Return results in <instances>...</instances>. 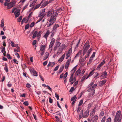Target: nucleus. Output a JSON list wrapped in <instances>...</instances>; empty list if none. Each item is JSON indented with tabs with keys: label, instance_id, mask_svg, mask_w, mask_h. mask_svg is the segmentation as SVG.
<instances>
[{
	"label": "nucleus",
	"instance_id": "obj_1",
	"mask_svg": "<svg viewBox=\"0 0 122 122\" xmlns=\"http://www.w3.org/2000/svg\"><path fill=\"white\" fill-rule=\"evenodd\" d=\"M57 15V13L56 12H55L53 10L48 11L46 15L48 17L50 16L51 17L48 23L47 24V26L48 27H50L55 22L56 18Z\"/></svg>",
	"mask_w": 122,
	"mask_h": 122
},
{
	"label": "nucleus",
	"instance_id": "obj_2",
	"mask_svg": "<svg viewBox=\"0 0 122 122\" xmlns=\"http://www.w3.org/2000/svg\"><path fill=\"white\" fill-rule=\"evenodd\" d=\"M94 83V81H92L89 85L88 91H91L89 95L90 96H92L94 95L95 93L94 89L97 86V84H93Z\"/></svg>",
	"mask_w": 122,
	"mask_h": 122
},
{
	"label": "nucleus",
	"instance_id": "obj_3",
	"mask_svg": "<svg viewBox=\"0 0 122 122\" xmlns=\"http://www.w3.org/2000/svg\"><path fill=\"white\" fill-rule=\"evenodd\" d=\"M77 66V65H76L74 67L71 71V74L69 79V82H70L71 84H73L76 80V78L75 77H74L73 75L76 69V68Z\"/></svg>",
	"mask_w": 122,
	"mask_h": 122
},
{
	"label": "nucleus",
	"instance_id": "obj_4",
	"mask_svg": "<svg viewBox=\"0 0 122 122\" xmlns=\"http://www.w3.org/2000/svg\"><path fill=\"white\" fill-rule=\"evenodd\" d=\"M121 111H119L117 112L114 118V122H121L122 119V115Z\"/></svg>",
	"mask_w": 122,
	"mask_h": 122
},
{
	"label": "nucleus",
	"instance_id": "obj_5",
	"mask_svg": "<svg viewBox=\"0 0 122 122\" xmlns=\"http://www.w3.org/2000/svg\"><path fill=\"white\" fill-rule=\"evenodd\" d=\"M41 31H40L38 33L37 31H36L33 34L32 38L34 39L36 37L38 38V39H39L41 37Z\"/></svg>",
	"mask_w": 122,
	"mask_h": 122
},
{
	"label": "nucleus",
	"instance_id": "obj_6",
	"mask_svg": "<svg viewBox=\"0 0 122 122\" xmlns=\"http://www.w3.org/2000/svg\"><path fill=\"white\" fill-rule=\"evenodd\" d=\"M46 47V45H41L40 46V51L41 52V56H42L44 55Z\"/></svg>",
	"mask_w": 122,
	"mask_h": 122
},
{
	"label": "nucleus",
	"instance_id": "obj_7",
	"mask_svg": "<svg viewBox=\"0 0 122 122\" xmlns=\"http://www.w3.org/2000/svg\"><path fill=\"white\" fill-rule=\"evenodd\" d=\"M94 70H93L92 71H91L90 73H89V75H88V76L86 77V76L85 75L84 76L82 77L81 79V81H83L84 80L86 79H87L88 78L91 76L94 73Z\"/></svg>",
	"mask_w": 122,
	"mask_h": 122
},
{
	"label": "nucleus",
	"instance_id": "obj_8",
	"mask_svg": "<svg viewBox=\"0 0 122 122\" xmlns=\"http://www.w3.org/2000/svg\"><path fill=\"white\" fill-rule=\"evenodd\" d=\"M15 4V1L14 0H13L10 3H9L7 5V9H10L11 7H13Z\"/></svg>",
	"mask_w": 122,
	"mask_h": 122
},
{
	"label": "nucleus",
	"instance_id": "obj_9",
	"mask_svg": "<svg viewBox=\"0 0 122 122\" xmlns=\"http://www.w3.org/2000/svg\"><path fill=\"white\" fill-rule=\"evenodd\" d=\"M20 10L19 9L17 8L16 10L14 12V14L15 15V16L16 18L18 17L20 15Z\"/></svg>",
	"mask_w": 122,
	"mask_h": 122
},
{
	"label": "nucleus",
	"instance_id": "obj_10",
	"mask_svg": "<svg viewBox=\"0 0 122 122\" xmlns=\"http://www.w3.org/2000/svg\"><path fill=\"white\" fill-rule=\"evenodd\" d=\"M72 52L71 48L69 49L67 53L66 54V59H68L70 56L71 55Z\"/></svg>",
	"mask_w": 122,
	"mask_h": 122
},
{
	"label": "nucleus",
	"instance_id": "obj_11",
	"mask_svg": "<svg viewBox=\"0 0 122 122\" xmlns=\"http://www.w3.org/2000/svg\"><path fill=\"white\" fill-rule=\"evenodd\" d=\"M37 0H31L30 3V6L33 7L37 1Z\"/></svg>",
	"mask_w": 122,
	"mask_h": 122
},
{
	"label": "nucleus",
	"instance_id": "obj_12",
	"mask_svg": "<svg viewBox=\"0 0 122 122\" xmlns=\"http://www.w3.org/2000/svg\"><path fill=\"white\" fill-rule=\"evenodd\" d=\"M30 72L34 76H37V74L36 71L33 69H30Z\"/></svg>",
	"mask_w": 122,
	"mask_h": 122
},
{
	"label": "nucleus",
	"instance_id": "obj_13",
	"mask_svg": "<svg viewBox=\"0 0 122 122\" xmlns=\"http://www.w3.org/2000/svg\"><path fill=\"white\" fill-rule=\"evenodd\" d=\"M55 41V39L54 38H52L51 40V42L50 43L49 47L50 48H51L53 46L54 44V43Z\"/></svg>",
	"mask_w": 122,
	"mask_h": 122
},
{
	"label": "nucleus",
	"instance_id": "obj_14",
	"mask_svg": "<svg viewBox=\"0 0 122 122\" xmlns=\"http://www.w3.org/2000/svg\"><path fill=\"white\" fill-rule=\"evenodd\" d=\"M50 33V31L48 30L44 35L43 36V37L45 38L46 40H47V37L49 35Z\"/></svg>",
	"mask_w": 122,
	"mask_h": 122
},
{
	"label": "nucleus",
	"instance_id": "obj_15",
	"mask_svg": "<svg viewBox=\"0 0 122 122\" xmlns=\"http://www.w3.org/2000/svg\"><path fill=\"white\" fill-rule=\"evenodd\" d=\"M71 61V59H69L67 60L65 65V69H66L68 67Z\"/></svg>",
	"mask_w": 122,
	"mask_h": 122
},
{
	"label": "nucleus",
	"instance_id": "obj_16",
	"mask_svg": "<svg viewBox=\"0 0 122 122\" xmlns=\"http://www.w3.org/2000/svg\"><path fill=\"white\" fill-rule=\"evenodd\" d=\"M98 118V116L97 115H96L92 118V120L94 122H95L97 121Z\"/></svg>",
	"mask_w": 122,
	"mask_h": 122
},
{
	"label": "nucleus",
	"instance_id": "obj_17",
	"mask_svg": "<svg viewBox=\"0 0 122 122\" xmlns=\"http://www.w3.org/2000/svg\"><path fill=\"white\" fill-rule=\"evenodd\" d=\"M1 52L3 54L4 56H5L6 53L5 47H1Z\"/></svg>",
	"mask_w": 122,
	"mask_h": 122
},
{
	"label": "nucleus",
	"instance_id": "obj_18",
	"mask_svg": "<svg viewBox=\"0 0 122 122\" xmlns=\"http://www.w3.org/2000/svg\"><path fill=\"white\" fill-rule=\"evenodd\" d=\"M55 64V62H50L47 65V66H50L51 67H52L54 66Z\"/></svg>",
	"mask_w": 122,
	"mask_h": 122
},
{
	"label": "nucleus",
	"instance_id": "obj_19",
	"mask_svg": "<svg viewBox=\"0 0 122 122\" xmlns=\"http://www.w3.org/2000/svg\"><path fill=\"white\" fill-rule=\"evenodd\" d=\"M81 71L80 69H78L76 72L75 75L76 76H77L81 73Z\"/></svg>",
	"mask_w": 122,
	"mask_h": 122
},
{
	"label": "nucleus",
	"instance_id": "obj_20",
	"mask_svg": "<svg viewBox=\"0 0 122 122\" xmlns=\"http://www.w3.org/2000/svg\"><path fill=\"white\" fill-rule=\"evenodd\" d=\"M65 54H64L58 60V61L60 62H61L64 59V58L65 56Z\"/></svg>",
	"mask_w": 122,
	"mask_h": 122
},
{
	"label": "nucleus",
	"instance_id": "obj_21",
	"mask_svg": "<svg viewBox=\"0 0 122 122\" xmlns=\"http://www.w3.org/2000/svg\"><path fill=\"white\" fill-rule=\"evenodd\" d=\"M45 15V13H43L41 12L39 14L38 16L39 17L42 18V19L44 17Z\"/></svg>",
	"mask_w": 122,
	"mask_h": 122
},
{
	"label": "nucleus",
	"instance_id": "obj_22",
	"mask_svg": "<svg viewBox=\"0 0 122 122\" xmlns=\"http://www.w3.org/2000/svg\"><path fill=\"white\" fill-rule=\"evenodd\" d=\"M106 82V80H103L99 82V84L100 85H103L105 84Z\"/></svg>",
	"mask_w": 122,
	"mask_h": 122
},
{
	"label": "nucleus",
	"instance_id": "obj_23",
	"mask_svg": "<svg viewBox=\"0 0 122 122\" xmlns=\"http://www.w3.org/2000/svg\"><path fill=\"white\" fill-rule=\"evenodd\" d=\"M84 47H85V48L84 49V55L85 54L84 51L87 50L89 49V48L90 47V46L89 45H88L86 46H85Z\"/></svg>",
	"mask_w": 122,
	"mask_h": 122
},
{
	"label": "nucleus",
	"instance_id": "obj_24",
	"mask_svg": "<svg viewBox=\"0 0 122 122\" xmlns=\"http://www.w3.org/2000/svg\"><path fill=\"white\" fill-rule=\"evenodd\" d=\"M49 54L48 52H46L45 54V56L44 58V60H45L49 56Z\"/></svg>",
	"mask_w": 122,
	"mask_h": 122
},
{
	"label": "nucleus",
	"instance_id": "obj_25",
	"mask_svg": "<svg viewBox=\"0 0 122 122\" xmlns=\"http://www.w3.org/2000/svg\"><path fill=\"white\" fill-rule=\"evenodd\" d=\"M59 25L58 24H56L54 26V27L53 28V31H55L56 29L57 28L59 27Z\"/></svg>",
	"mask_w": 122,
	"mask_h": 122
},
{
	"label": "nucleus",
	"instance_id": "obj_26",
	"mask_svg": "<svg viewBox=\"0 0 122 122\" xmlns=\"http://www.w3.org/2000/svg\"><path fill=\"white\" fill-rule=\"evenodd\" d=\"M83 116V110H82L80 112V114H79V118H81Z\"/></svg>",
	"mask_w": 122,
	"mask_h": 122
},
{
	"label": "nucleus",
	"instance_id": "obj_27",
	"mask_svg": "<svg viewBox=\"0 0 122 122\" xmlns=\"http://www.w3.org/2000/svg\"><path fill=\"white\" fill-rule=\"evenodd\" d=\"M89 115V113L87 111H85L83 114L84 117H86L88 116Z\"/></svg>",
	"mask_w": 122,
	"mask_h": 122
},
{
	"label": "nucleus",
	"instance_id": "obj_28",
	"mask_svg": "<svg viewBox=\"0 0 122 122\" xmlns=\"http://www.w3.org/2000/svg\"><path fill=\"white\" fill-rule=\"evenodd\" d=\"M4 25V20L3 19H2L1 21L0 26L2 28H3Z\"/></svg>",
	"mask_w": 122,
	"mask_h": 122
},
{
	"label": "nucleus",
	"instance_id": "obj_29",
	"mask_svg": "<svg viewBox=\"0 0 122 122\" xmlns=\"http://www.w3.org/2000/svg\"><path fill=\"white\" fill-rule=\"evenodd\" d=\"M44 0H43L42 1H41V3H40L39 4L37 5H36V6H35V9H37V8H39V7H40V6H41V4L42 3V2Z\"/></svg>",
	"mask_w": 122,
	"mask_h": 122
},
{
	"label": "nucleus",
	"instance_id": "obj_30",
	"mask_svg": "<svg viewBox=\"0 0 122 122\" xmlns=\"http://www.w3.org/2000/svg\"><path fill=\"white\" fill-rule=\"evenodd\" d=\"M107 75V73L106 72H104L103 73V74L101 75V76L103 77L104 78L106 77Z\"/></svg>",
	"mask_w": 122,
	"mask_h": 122
},
{
	"label": "nucleus",
	"instance_id": "obj_31",
	"mask_svg": "<svg viewBox=\"0 0 122 122\" xmlns=\"http://www.w3.org/2000/svg\"><path fill=\"white\" fill-rule=\"evenodd\" d=\"M5 2L4 3V5L5 6H6L7 5H8V4L9 3L10 0H5Z\"/></svg>",
	"mask_w": 122,
	"mask_h": 122
},
{
	"label": "nucleus",
	"instance_id": "obj_32",
	"mask_svg": "<svg viewBox=\"0 0 122 122\" xmlns=\"http://www.w3.org/2000/svg\"><path fill=\"white\" fill-rule=\"evenodd\" d=\"M64 67V65H63L61 67L59 71V73H60L62 72L63 69Z\"/></svg>",
	"mask_w": 122,
	"mask_h": 122
},
{
	"label": "nucleus",
	"instance_id": "obj_33",
	"mask_svg": "<svg viewBox=\"0 0 122 122\" xmlns=\"http://www.w3.org/2000/svg\"><path fill=\"white\" fill-rule=\"evenodd\" d=\"M76 96L75 95L73 96V97H72L71 99V100L72 101H76Z\"/></svg>",
	"mask_w": 122,
	"mask_h": 122
},
{
	"label": "nucleus",
	"instance_id": "obj_34",
	"mask_svg": "<svg viewBox=\"0 0 122 122\" xmlns=\"http://www.w3.org/2000/svg\"><path fill=\"white\" fill-rule=\"evenodd\" d=\"M83 100L81 99V100L80 101V102H79V103L78 104V106H81L82 103H83Z\"/></svg>",
	"mask_w": 122,
	"mask_h": 122
},
{
	"label": "nucleus",
	"instance_id": "obj_35",
	"mask_svg": "<svg viewBox=\"0 0 122 122\" xmlns=\"http://www.w3.org/2000/svg\"><path fill=\"white\" fill-rule=\"evenodd\" d=\"M81 52V51H80L76 54V56H75V58H76V57L78 56L79 55H80Z\"/></svg>",
	"mask_w": 122,
	"mask_h": 122
},
{
	"label": "nucleus",
	"instance_id": "obj_36",
	"mask_svg": "<svg viewBox=\"0 0 122 122\" xmlns=\"http://www.w3.org/2000/svg\"><path fill=\"white\" fill-rule=\"evenodd\" d=\"M22 16H20L17 19V21L18 22H20L22 19Z\"/></svg>",
	"mask_w": 122,
	"mask_h": 122
},
{
	"label": "nucleus",
	"instance_id": "obj_37",
	"mask_svg": "<svg viewBox=\"0 0 122 122\" xmlns=\"http://www.w3.org/2000/svg\"><path fill=\"white\" fill-rule=\"evenodd\" d=\"M95 53L94 52L93 53L91 56L90 57V58L93 60V58L95 56Z\"/></svg>",
	"mask_w": 122,
	"mask_h": 122
},
{
	"label": "nucleus",
	"instance_id": "obj_38",
	"mask_svg": "<svg viewBox=\"0 0 122 122\" xmlns=\"http://www.w3.org/2000/svg\"><path fill=\"white\" fill-rule=\"evenodd\" d=\"M66 47L65 45L64 44H63L61 46V50H63Z\"/></svg>",
	"mask_w": 122,
	"mask_h": 122
},
{
	"label": "nucleus",
	"instance_id": "obj_39",
	"mask_svg": "<svg viewBox=\"0 0 122 122\" xmlns=\"http://www.w3.org/2000/svg\"><path fill=\"white\" fill-rule=\"evenodd\" d=\"M47 4V2L46 1L43 3L42 4V7H44Z\"/></svg>",
	"mask_w": 122,
	"mask_h": 122
},
{
	"label": "nucleus",
	"instance_id": "obj_40",
	"mask_svg": "<svg viewBox=\"0 0 122 122\" xmlns=\"http://www.w3.org/2000/svg\"><path fill=\"white\" fill-rule=\"evenodd\" d=\"M99 75V74L97 72H96L95 73V76L94 77V78L95 79H97L99 78V77H97V76Z\"/></svg>",
	"mask_w": 122,
	"mask_h": 122
},
{
	"label": "nucleus",
	"instance_id": "obj_41",
	"mask_svg": "<svg viewBox=\"0 0 122 122\" xmlns=\"http://www.w3.org/2000/svg\"><path fill=\"white\" fill-rule=\"evenodd\" d=\"M92 106V103H89L88 105L87 108L88 109H89Z\"/></svg>",
	"mask_w": 122,
	"mask_h": 122
},
{
	"label": "nucleus",
	"instance_id": "obj_42",
	"mask_svg": "<svg viewBox=\"0 0 122 122\" xmlns=\"http://www.w3.org/2000/svg\"><path fill=\"white\" fill-rule=\"evenodd\" d=\"M106 119L105 116L104 117L102 118L101 122H105Z\"/></svg>",
	"mask_w": 122,
	"mask_h": 122
},
{
	"label": "nucleus",
	"instance_id": "obj_43",
	"mask_svg": "<svg viewBox=\"0 0 122 122\" xmlns=\"http://www.w3.org/2000/svg\"><path fill=\"white\" fill-rule=\"evenodd\" d=\"M68 75V73L67 72H66L65 74H64V76H63V78L64 79H66V78L67 77Z\"/></svg>",
	"mask_w": 122,
	"mask_h": 122
},
{
	"label": "nucleus",
	"instance_id": "obj_44",
	"mask_svg": "<svg viewBox=\"0 0 122 122\" xmlns=\"http://www.w3.org/2000/svg\"><path fill=\"white\" fill-rule=\"evenodd\" d=\"M111 117H109L107 119V121L106 122H111Z\"/></svg>",
	"mask_w": 122,
	"mask_h": 122
},
{
	"label": "nucleus",
	"instance_id": "obj_45",
	"mask_svg": "<svg viewBox=\"0 0 122 122\" xmlns=\"http://www.w3.org/2000/svg\"><path fill=\"white\" fill-rule=\"evenodd\" d=\"M26 19L25 18H24L21 21V24H23L24 23H26L27 22H25Z\"/></svg>",
	"mask_w": 122,
	"mask_h": 122
},
{
	"label": "nucleus",
	"instance_id": "obj_46",
	"mask_svg": "<svg viewBox=\"0 0 122 122\" xmlns=\"http://www.w3.org/2000/svg\"><path fill=\"white\" fill-rule=\"evenodd\" d=\"M75 90L74 88L73 87H72L70 90L69 92H72Z\"/></svg>",
	"mask_w": 122,
	"mask_h": 122
},
{
	"label": "nucleus",
	"instance_id": "obj_47",
	"mask_svg": "<svg viewBox=\"0 0 122 122\" xmlns=\"http://www.w3.org/2000/svg\"><path fill=\"white\" fill-rule=\"evenodd\" d=\"M26 87L28 88L30 87L31 86L30 85L29 83H27L26 84Z\"/></svg>",
	"mask_w": 122,
	"mask_h": 122
},
{
	"label": "nucleus",
	"instance_id": "obj_48",
	"mask_svg": "<svg viewBox=\"0 0 122 122\" xmlns=\"http://www.w3.org/2000/svg\"><path fill=\"white\" fill-rule=\"evenodd\" d=\"M29 27V25L28 24H27L25 26V29L26 30L28 29Z\"/></svg>",
	"mask_w": 122,
	"mask_h": 122
},
{
	"label": "nucleus",
	"instance_id": "obj_49",
	"mask_svg": "<svg viewBox=\"0 0 122 122\" xmlns=\"http://www.w3.org/2000/svg\"><path fill=\"white\" fill-rule=\"evenodd\" d=\"M35 24V23L34 22H33L31 23L30 25V27L31 28L33 27L34 26Z\"/></svg>",
	"mask_w": 122,
	"mask_h": 122
},
{
	"label": "nucleus",
	"instance_id": "obj_50",
	"mask_svg": "<svg viewBox=\"0 0 122 122\" xmlns=\"http://www.w3.org/2000/svg\"><path fill=\"white\" fill-rule=\"evenodd\" d=\"M4 69L6 72H8V69L6 66L4 68Z\"/></svg>",
	"mask_w": 122,
	"mask_h": 122
},
{
	"label": "nucleus",
	"instance_id": "obj_51",
	"mask_svg": "<svg viewBox=\"0 0 122 122\" xmlns=\"http://www.w3.org/2000/svg\"><path fill=\"white\" fill-rule=\"evenodd\" d=\"M21 65L22 67V68H23V69L25 68L26 67V65L24 63L22 64Z\"/></svg>",
	"mask_w": 122,
	"mask_h": 122
},
{
	"label": "nucleus",
	"instance_id": "obj_52",
	"mask_svg": "<svg viewBox=\"0 0 122 122\" xmlns=\"http://www.w3.org/2000/svg\"><path fill=\"white\" fill-rule=\"evenodd\" d=\"M55 97L56 98L57 100H59V96L58 94H57L56 93H55Z\"/></svg>",
	"mask_w": 122,
	"mask_h": 122
},
{
	"label": "nucleus",
	"instance_id": "obj_53",
	"mask_svg": "<svg viewBox=\"0 0 122 122\" xmlns=\"http://www.w3.org/2000/svg\"><path fill=\"white\" fill-rule=\"evenodd\" d=\"M46 87H47V88L51 92H52V90L51 88L49 86L47 85Z\"/></svg>",
	"mask_w": 122,
	"mask_h": 122
},
{
	"label": "nucleus",
	"instance_id": "obj_54",
	"mask_svg": "<svg viewBox=\"0 0 122 122\" xmlns=\"http://www.w3.org/2000/svg\"><path fill=\"white\" fill-rule=\"evenodd\" d=\"M36 40H34L32 42V44L33 45H35L36 44Z\"/></svg>",
	"mask_w": 122,
	"mask_h": 122
},
{
	"label": "nucleus",
	"instance_id": "obj_55",
	"mask_svg": "<svg viewBox=\"0 0 122 122\" xmlns=\"http://www.w3.org/2000/svg\"><path fill=\"white\" fill-rule=\"evenodd\" d=\"M78 81H76L73 84V86H76L78 84Z\"/></svg>",
	"mask_w": 122,
	"mask_h": 122
},
{
	"label": "nucleus",
	"instance_id": "obj_56",
	"mask_svg": "<svg viewBox=\"0 0 122 122\" xmlns=\"http://www.w3.org/2000/svg\"><path fill=\"white\" fill-rule=\"evenodd\" d=\"M55 117L56 118V121L57 122L59 121L60 119L58 117L56 116H55Z\"/></svg>",
	"mask_w": 122,
	"mask_h": 122
},
{
	"label": "nucleus",
	"instance_id": "obj_57",
	"mask_svg": "<svg viewBox=\"0 0 122 122\" xmlns=\"http://www.w3.org/2000/svg\"><path fill=\"white\" fill-rule=\"evenodd\" d=\"M23 104L26 106H27L28 105V102L27 101H25L24 102Z\"/></svg>",
	"mask_w": 122,
	"mask_h": 122
},
{
	"label": "nucleus",
	"instance_id": "obj_58",
	"mask_svg": "<svg viewBox=\"0 0 122 122\" xmlns=\"http://www.w3.org/2000/svg\"><path fill=\"white\" fill-rule=\"evenodd\" d=\"M92 59H91L90 58L89 61L87 63V64H90L92 62Z\"/></svg>",
	"mask_w": 122,
	"mask_h": 122
},
{
	"label": "nucleus",
	"instance_id": "obj_59",
	"mask_svg": "<svg viewBox=\"0 0 122 122\" xmlns=\"http://www.w3.org/2000/svg\"><path fill=\"white\" fill-rule=\"evenodd\" d=\"M15 47H16L18 49H19L20 48L19 47L18 44H16L15 45Z\"/></svg>",
	"mask_w": 122,
	"mask_h": 122
},
{
	"label": "nucleus",
	"instance_id": "obj_60",
	"mask_svg": "<svg viewBox=\"0 0 122 122\" xmlns=\"http://www.w3.org/2000/svg\"><path fill=\"white\" fill-rule=\"evenodd\" d=\"M59 67V66H57L56 67H55V68L54 69V71H56L58 69Z\"/></svg>",
	"mask_w": 122,
	"mask_h": 122
},
{
	"label": "nucleus",
	"instance_id": "obj_61",
	"mask_svg": "<svg viewBox=\"0 0 122 122\" xmlns=\"http://www.w3.org/2000/svg\"><path fill=\"white\" fill-rule=\"evenodd\" d=\"M39 76L40 78H41V80H42L43 81H44V79L42 77V76L41 75H39Z\"/></svg>",
	"mask_w": 122,
	"mask_h": 122
},
{
	"label": "nucleus",
	"instance_id": "obj_62",
	"mask_svg": "<svg viewBox=\"0 0 122 122\" xmlns=\"http://www.w3.org/2000/svg\"><path fill=\"white\" fill-rule=\"evenodd\" d=\"M92 48H91L87 52H88V53L90 54L91 52L92 51Z\"/></svg>",
	"mask_w": 122,
	"mask_h": 122
},
{
	"label": "nucleus",
	"instance_id": "obj_63",
	"mask_svg": "<svg viewBox=\"0 0 122 122\" xmlns=\"http://www.w3.org/2000/svg\"><path fill=\"white\" fill-rule=\"evenodd\" d=\"M45 9H43L42 10H41V12L43 13H45Z\"/></svg>",
	"mask_w": 122,
	"mask_h": 122
},
{
	"label": "nucleus",
	"instance_id": "obj_64",
	"mask_svg": "<svg viewBox=\"0 0 122 122\" xmlns=\"http://www.w3.org/2000/svg\"><path fill=\"white\" fill-rule=\"evenodd\" d=\"M60 44L61 43L59 42H58L57 43L56 46L58 47L60 46Z\"/></svg>",
	"mask_w": 122,
	"mask_h": 122
}]
</instances>
